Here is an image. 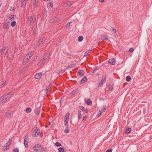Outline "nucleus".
<instances>
[{"instance_id": "a18cd8bd", "label": "nucleus", "mask_w": 152, "mask_h": 152, "mask_svg": "<svg viewBox=\"0 0 152 152\" xmlns=\"http://www.w3.org/2000/svg\"><path fill=\"white\" fill-rule=\"evenodd\" d=\"M79 108L80 110H81L82 111H83L84 110V107L82 106H80L79 107Z\"/></svg>"}, {"instance_id": "412c9836", "label": "nucleus", "mask_w": 152, "mask_h": 152, "mask_svg": "<svg viewBox=\"0 0 152 152\" xmlns=\"http://www.w3.org/2000/svg\"><path fill=\"white\" fill-rule=\"evenodd\" d=\"M28 60L29 59H28V58H26L25 57L24 58V59L23 60V64H25L28 61Z\"/></svg>"}, {"instance_id": "338daca9", "label": "nucleus", "mask_w": 152, "mask_h": 152, "mask_svg": "<svg viewBox=\"0 0 152 152\" xmlns=\"http://www.w3.org/2000/svg\"><path fill=\"white\" fill-rule=\"evenodd\" d=\"M25 0H22V1L25 2Z\"/></svg>"}, {"instance_id": "0e129e2a", "label": "nucleus", "mask_w": 152, "mask_h": 152, "mask_svg": "<svg viewBox=\"0 0 152 152\" xmlns=\"http://www.w3.org/2000/svg\"><path fill=\"white\" fill-rule=\"evenodd\" d=\"M149 138H150V139H151L152 138V136H151L149 137Z\"/></svg>"}, {"instance_id": "680f3d73", "label": "nucleus", "mask_w": 152, "mask_h": 152, "mask_svg": "<svg viewBox=\"0 0 152 152\" xmlns=\"http://www.w3.org/2000/svg\"><path fill=\"white\" fill-rule=\"evenodd\" d=\"M103 111H104V107L103 108Z\"/></svg>"}, {"instance_id": "6e6d98bb", "label": "nucleus", "mask_w": 152, "mask_h": 152, "mask_svg": "<svg viewBox=\"0 0 152 152\" xmlns=\"http://www.w3.org/2000/svg\"><path fill=\"white\" fill-rule=\"evenodd\" d=\"M83 111H84V112H86V113H88V110L86 109H84V110Z\"/></svg>"}, {"instance_id": "c85d7f7f", "label": "nucleus", "mask_w": 152, "mask_h": 152, "mask_svg": "<svg viewBox=\"0 0 152 152\" xmlns=\"http://www.w3.org/2000/svg\"><path fill=\"white\" fill-rule=\"evenodd\" d=\"M55 145L57 147H59L61 146V144L60 142H56Z\"/></svg>"}, {"instance_id": "052dcab7", "label": "nucleus", "mask_w": 152, "mask_h": 152, "mask_svg": "<svg viewBox=\"0 0 152 152\" xmlns=\"http://www.w3.org/2000/svg\"><path fill=\"white\" fill-rule=\"evenodd\" d=\"M101 38L102 39H104V36H103Z\"/></svg>"}, {"instance_id": "dca6fc26", "label": "nucleus", "mask_w": 152, "mask_h": 152, "mask_svg": "<svg viewBox=\"0 0 152 152\" xmlns=\"http://www.w3.org/2000/svg\"><path fill=\"white\" fill-rule=\"evenodd\" d=\"M4 96L5 99V100H9L10 99L11 97V95L10 94H8L6 96Z\"/></svg>"}, {"instance_id": "4c0bfd02", "label": "nucleus", "mask_w": 152, "mask_h": 152, "mask_svg": "<svg viewBox=\"0 0 152 152\" xmlns=\"http://www.w3.org/2000/svg\"><path fill=\"white\" fill-rule=\"evenodd\" d=\"M40 109L39 107L37 109L36 111V113L37 115H38L39 114L40 112Z\"/></svg>"}, {"instance_id": "ea45409f", "label": "nucleus", "mask_w": 152, "mask_h": 152, "mask_svg": "<svg viewBox=\"0 0 152 152\" xmlns=\"http://www.w3.org/2000/svg\"><path fill=\"white\" fill-rule=\"evenodd\" d=\"M37 0H34V5L35 6H37Z\"/></svg>"}, {"instance_id": "2eb2a0df", "label": "nucleus", "mask_w": 152, "mask_h": 152, "mask_svg": "<svg viewBox=\"0 0 152 152\" xmlns=\"http://www.w3.org/2000/svg\"><path fill=\"white\" fill-rule=\"evenodd\" d=\"M69 113H67L66 114V115L65 116V120L68 121L69 117Z\"/></svg>"}, {"instance_id": "9d476101", "label": "nucleus", "mask_w": 152, "mask_h": 152, "mask_svg": "<svg viewBox=\"0 0 152 152\" xmlns=\"http://www.w3.org/2000/svg\"><path fill=\"white\" fill-rule=\"evenodd\" d=\"M72 4V3L70 1H68L64 3V6L66 7H70Z\"/></svg>"}, {"instance_id": "b1692460", "label": "nucleus", "mask_w": 152, "mask_h": 152, "mask_svg": "<svg viewBox=\"0 0 152 152\" xmlns=\"http://www.w3.org/2000/svg\"><path fill=\"white\" fill-rule=\"evenodd\" d=\"M131 79V78L130 76L128 75L126 77V80L127 82H129L130 80Z\"/></svg>"}, {"instance_id": "f3484780", "label": "nucleus", "mask_w": 152, "mask_h": 152, "mask_svg": "<svg viewBox=\"0 0 152 152\" xmlns=\"http://www.w3.org/2000/svg\"><path fill=\"white\" fill-rule=\"evenodd\" d=\"M47 7L49 8L50 7H53V4L52 3V1H50L49 2V4H47Z\"/></svg>"}, {"instance_id": "6e6552de", "label": "nucleus", "mask_w": 152, "mask_h": 152, "mask_svg": "<svg viewBox=\"0 0 152 152\" xmlns=\"http://www.w3.org/2000/svg\"><path fill=\"white\" fill-rule=\"evenodd\" d=\"M115 62V60L114 58L110 59L108 61L109 64L111 65H114Z\"/></svg>"}, {"instance_id": "e2e57ef3", "label": "nucleus", "mask_w": 152, "mask_h": 152, "mask_svg": "<svg viewBox=\"0 0 152 152\" xmlns=\"http://www.w3.org/2000/svg\"><path fill=\"white\" fill-rule=\"evenodd\" d=\"M12 56H11L9 58H12Z\"/></svg>"}, {"instance_id": "3c124183", "label": "nucleus", "mask_w": 152, "mask_h": 152, "mask_svg": "<svg viewBox=\"0 0 152 152\" xmlns=\"http://www.w3.org/2000/svg\"><path fill=\"white\" fill-rule=\"evenodd\" d=\"M88 116H85L83 118V120L84 121H85L87 118Z\"/></svg>"}, {"instance_id": "a19ab883", "label": "nucleus", "mask_w": 152, "mask_h": 152, "mask_svg": "<svg viewBox=\"0 0 152 152\" xmlns=\"http://www.w3.org/2000/svg\"><path fill=\"white\" fill-rule=\"evenodd\" d=\"M81 114L80 113V111H79L78 113V119H80L81 118Z\"/></svg>"}, {"instance_id": "c03bdc74", "label": "nucleus", "mask_w": 152, "mask_h": 152, "mask_svg": "<svg viewBox=\"0 0 152 152\" xmlns=\"http://www.w3.org/2000/svg\"><path fill=\"white\" fill-rule=\"evenodd\" d=\"M134 51V49L132 48H131L129 49V51L130 53L133 52Z\"/></svg>"}, {"instance_id": "f257e3e1", "label": "nucleus", "mask_w": 152, "mask_h": 152, "mask_svg": "<svg viewBox=\"0 0 152 152\" xmlns=\"http://www.w3.org/2000/svg\"><path fill=\"white\" fill-rule=\"evenodd\" d=\"M33 149L34 150L36 151L41 150H43L44 151H46V148H43V147L41 146V145L38 144L34 145L33 148Z\"/></svg>"}, {"instance_id": "ddd939ff", "label": "nucleus", "mask_w": 152, "mask_h": 152, "mask_svg": "<svg viewBox=\"0 0 152 152\" xmlns=\"http://www.w3.org/2000/svg\"><path fill=\"white\" fill-rule=\"evenodd\" d=\"M107 88L110 91H112L113 89V87L112 85H107Z\"/></svg>"}, {"instance_id": "f03ea898", "label": "nucleus", "mask_w": 152, "mask_h": 152, "mask_svg": "<svg viewBox=\"0 0 152 152\" xmlns=\"http://www.w3.org/2000/svg\"><path fill=\"white\" fill-rule=\"evenodd\" d=\"M11 143V141H8L3 147V150L4 151H6L10 147Z\"/></svg>"}, {"instance_id": "9b49d317", "label": "nucleus", "mask_w": 152, "mask_h": 152, "mask_svg": "<svg viewBox=\"0 0 152 152\" xmlns=\"http://www.w3.org/2000/svg\"><path fill=\"white\" fill-rule=\"evenodd\" d=\"M42 75V74L41 72H39L36 74L35 76V78L36 79H38L40 78Z\"/></svg>"}, {"instance_id": "cd10ccee", "label": "nucleus", "mask_w": 152, "mask_h": 152, "mask_svg": "<svg viewBox=\"0 0 152 152\" xmlns=\"http://www.w3.org/2000/svg\"><path fill=\"white\" fill-rule=\"evenodd\" d=\"M16 17V16L15 15H11L10 17V18L11 20H14Z\"/></svg>"}, {"instance_id": "72a5a7b5", "label": "nucleus", "mask_w": 152, "mask_h": 152, "mask_svg": "<svg viewBox=\"0 0 152 152\" xmlns=\"http://www.w3.org/2000/svg\"><path fill=\"white\" fill-rule=\"evenodd\" d=\"M91 52V51L90 50H88L86 51L85 53L84 54V56H86L88 54L90 53Z\"/></svg>"}, {"instance_id": "c756f323", "label": "nucleus", "mask_w": 152, "mask_h": 152, "mask_svg": "<svg viewBox=\"0 0 152 152\" xmlns=\"http://www.w3.org/2000/svg\"><path fill=\"white\" fill-rule=\"evenodd\" d=\"M97 70V67H94L93 69L91 72L92 73H94L95 72V71Z\"/></svg>"}, {"instance_id": "39448f33", "label": "nucleus", "mask_w": 152, "mask_h": 152, "mask_svg": "<svg viewBox=\"0 0 152 152\" xmlns=\"http://www.w3.org/2000/svg\"><path fill=\"white\" fill-rule=\"evenodd\" d=\"M13 113V111H8L6 113V115L8 117H12Z\"/></svg>"}, {"instance_id": "e433bc0d", "label": "nucleus", "mask_w": 152, "mask_h": 152, "mask_svg": "<svg viewBox=\"0 0 152 152\" xmlns=\"http://www.w3.org/2000/svg\"><path fill=\"white\" fill-rule=\"evenodd\" d=\"M69 130V128L67 127H66V129L64 130V132L66 133H68Z\"/></svg>"}, {"instance_id": "603ef678", "label": "nucleus", "mask_w": 152, "mask_h": 152, "mask_svg": "<svg viewBox=\"0 0 152 152\" xmlns=\"http://www.w3.org/2000/svg\"><path fill=\"white\" fill-rule=\"evenodd\" d=\"M77 92V91L76 90H75L72 93V94H75Z\"/></svg>"}, {"instance_id": "69168bd1", "label": "nucleus", "mask_w": 152, "mask_h": 152, "mask_svg": "<svg viewBox=\"0 0 152 152\" xmlns=\"http://www.w3.org/2000/svg\"><path fill=\"white\" fill-rule=\"evenodd\" d=\"M49 124L50 125H51V123H50V122H49Z\"/></svg>"}, {"instance_id": "58836bf2", "label": "nucleus", "mask_w": 152, "mask_h": 152, "mask_svg": "<svg viewBox=\"0 0 152 152\" xmlns=\"http://www.w3.org/2000/svg\"><path fill=\"white\" fill-rule=\"evenodd\" d=\"M7 84V82L5 81H3V83H2L1 86H5Z\"/></svg>"}, {"instance_id": "774afa93", "label": "nucleus", "mask_w": 152, "mask_h": 152, "mask_svg": "<svg viewBox=\"0 0 152 152\" xmlns=\"http://www.w3.org/2000/svg\"><path fill=\"white\" fill-rule=\"evenodd\" d=\"M37 58H36L35 59V60L37 61Z\"/></svg>"}, {"instance_id": "f8f14e48", "label": "nucleus", "mask_w": 152, "mask_h": 152, "mask_svg": "<svg viewBox=\"0 0 152 152\" xmlns=\"http://www.w3.org/2000/svg\"><path fill=\"white\" fill-rule=\"evenodd\" d=\"M131 130L132 129L131 128L127 127L125 131V133L127 134H129L130 133Z\"/></svg>"}, {"instance_id": "473e14b6", "label": "nucleus", "mask_w": 152, "mask_h": 152, "mask_svg": "<svg viewBox=\"0 0 152 152\" xmlns=\"http://www.w3.org/2000/svg\"><path fill=\"white\" fill-rule=\"evenodd\" d=\"M83 39V37L82 36H80L78 37V41L79 42L81 41Z\"/></svg>"}, {"instance_id": "49530a36", "label": "nucleus", "mask_w": 152, "mask_h": 152, "mask_svg": "<svg viewBox=\"0 0 152 152\" xmlns=\"http://www.w3.org/2000/svg\"><path fill=\"white\" fill-rule=\"evenodd\" d=\"M71 23V22H68L67 23V25L66 26V27H69Z\"/></svg>"}, {"instance_id": "37998d69", "label": "nucleus", "mask_w": 152, "mask_h": 152, "mask_svg": "<svg viewBox=\"0 0 152 152\" xmlns=\"http://www.w3.org/2000/svg\"><path fill=\"white\" fill-rule=\"evenodd\" d=\"M111 28V29H110V30H111L112 31H113L115 33L116 32V30L115 29L113 28Z\"/></svg>"}, {"instance_id": "6ab92c4d", "label": "nucleus", "mask_w": 152, "mask_h": 152, "mask_svg": "<svg viewBox=\"0 0 152 152\" xmlns=\"http://www.w3.org/2000/svg\"><path fill=\"white\" fill-rule=\"evenodd\" d=\"M87 81V78L86 77H83L81 81L82 83H83Z\"/></svg>"}, {"instance_id": "864d4df0", "label": "nucleus", "mask_w": 152, "mask_h": 152, "mask_svg": "<svg viewBox=\"0 0 152 152\" xmlns=\"http://www.w3.org/2000/svg\"><path fill=\"white\" fill-rule=\"evenodd\" d=\"M108 38L107 37H105V40H106L107 42H108Z\"/></svg>"}, {"instance_id": "bf43d9fd", "label": "nucleus", "mask_w": 152, "mask_h": 152, "mask_svg": "<svg viewBox=\"0 0 152 152\" xmlns=\"http://www.w3.org/2000/svg\"><path fill=\"white\" fill-rule=\"evenodd\" d=\"M143 112L145 113V112L146 110L145 109H144L143 110Z\"/></svg>"}, {"instance_id": "0eeeda50", "label": "nucleus", "mask_w": 152, "mask_h": 152, "mask_svg": "<svg viewBox=\"0 0 152 152\" xmlns=\"http://www.w3.org/2000/svg\"><path fill=\"white\" fill-rule=\"evenodd\" d=\"M8 49L6 46H4L1 50L2 54H6L7 52Z\"/></svg>"}, {"instance_id": "c9c22d12", "label": "nucleus", "mask_w": 152, "mask_h": 152, "mask_svg": "<svg viewBox=\"0 0 152 152\" xmlns=\"http://www.w3.org/2000/svg\"><path fill=\"white\" fill-rule=\"evenodd\" d=\"M64 125L66 126H67L68 125V121L64 120Z\"/></svg>"}, {"instance_id": "20e7f679", "label": "nucleus", "mask_w": 152, "mask_h": 152, "mask_svg": "<svg viewBox=\"0 0 152 152\" xmlns=\"http://www.w3.org/2000/svg\"><path fill=\"white\" fill-rule=\"evenodd\" d=\"M28 23H33L34 22L35 19L34 18H33L32 16H29L28 19Z\"/></svg>"}, {"instance_id": "aec40b11", "label": "nucleus", "mask_w": 152, "mask_h": 152, "mask_svg": "<svg viewBox=\"0 0 152 152\" xmlns=\"http://www.w3.org/2000/svg\"><path fill=\"white\" fill-rule=\"evenodd\" d=\"M6 100L5 99L4 96H2L1 98H0V104L3 103L4 101Z\"/></svg>"}, {"instance_id": "4d7b16f0", "label": "nucleus", "mask_w": 152, "mask_h": 152, "mask_svg": "<svg viewBox=\"0 0 152 152\" xmlns=\"http://www.w3.org/2000/svg\"><path fill=\"white\" fill-rule=\"evenodd\" d=\"M99 0L101 2H103L104 1V0Z\"/></svg>"}, {"instance_id": "a878e982", "label": "nucleus", "mask_w": 152, "mask_h": 152, "mask_svg": "<svg viewBox=\"0 0 152 152\" xmlns=\"http://www.w3.org/2000/svg\"><path fill=\"white\" fill-rule=\"evenodd\" d=\"M104 82V80H101V82H99V83L98 85V86L99 87H101L103 85Z\"/></svg>"}, {"instance_id": "f704fd0d", "label": "nucleus", "mask_w": 152, "mask_h": 152, "mask_svg": "<svg viewBox=\"0 0 152 152\" xmlns=\"http://www.w3.org/2000/svg\"><path fill=\"white\" fill-rule=\"evenodd\" d=\"M51 84H50L47 87L45 91H46V92L47 93L48 92V90L51 87Z\"/></svg>"}, {"instance_id": "2f4dec72", "label": "nucleus", "mask_w": 152, "mask_h": 152, "mask_svg": "<svg viewBox=\"0 0 152 152\" xmlns=\"http://www.w3.org/2000/svg\"><path fill=\"white\" fill-rule=\"evenodd\" d=\"M102 110H99L98 112V114L97 115V117L99 116L102 114Z\"/></svg>"}, {"instance_id": "5701e85b", "label": "nucleus", "mask_w": 152, "mask_h": 152, "mask_svg": "<svg viewBox=\"0 0 152 152\" xmlns=\"http://www.w3.org/2000/svg\"><path fill=\"white\" fill-rule=\"evenodd\" d=\"M59 152H65L64 149L62 147H60L58 148Z\"/></svg>"}, {"instance_id": "393cba45", "label": "nucleus", "mask_w": 152, "mask_h": 152, "mask_svg": "<svg viewBox=\"0 0 152 152\" xmlns=\"http://www.w3.org/2000/svg\"><path fill=\"white\" fill-rule=\"evenodd\" d=\"M92 102L90 99H88L87 100V104L88 105H90L91 104H92Z\"/></svg>"}, {"instance_id": "79ce46f5", "label": "nucleus", "mask_w": 152, "mask_h": 152, "mask_svg": "<svg viewBox=\"0 0 152 152\" xmlns=\"http://www.w3.org/2000/svg\"><path fill=\"white\" fill-rule=\"evenodd\" d=\"M46 60V59L45 58H44L43 59V60H41L40 61V63H39V65H40L41 64H42L44 62V61L45 60Z\"/></svg>"}, {"instance_id": "423d86ee", "label": "nucleus", "mask_w": 152, "mask_h": 152, "mask_svg": "<svg viewBox=\"0 0 152 152\" xmlns=\"http://www.w3.org/2000/svg\"><path fill=\"white\" fill-rule=\"evenodd\" d=\"M46 39L45 38H43L42 39H39L37 45H39L42 44L43 42H44Z\"/></svg>"}, {"instance_id": "1a4fd4ad", "label": "nucleus", "mask_w": 152, "mask_h": 152, "mask_svg": "<svg viewBox=\"0 0 152 152\" xmlns=\"http://www.w3.org/2000/svg\"><path fill=\"white\" fill-rule=\"evenodd\" d=\"M33 53L32 52H30L28 53L26 56L25 57L28 59H29L33 54Z\"/></svg>"}, {"instance_id": "4be33fe9", "label": "nucleus", "mask_w": 152, "mask_h": 152, "mask_svg": "<svg viewBox=\"0 0 152 152\" xmlns=\"http://www.w3.org/2000/svg\"><path fill=\"white\" fill-rule=\"evenodd\" d=\"M47 16V12L45 11L44 12L43 15V18L44 19H45Z\"/></svg>"}, {"instance_id": "8fccbe9b", "label": "nucleus", "mask_w": 152, "mask_h": 152, "mask_svg": "<svg viewBox=\"0 0 152 152\" xmlns=\"http://www.w3.org/2000/svg\"><path fill=\"white\" fill-rule=\"evenodd\" d=\"M113 151L112 149H110L108 150H107L106 152H112V151Z\"/></svg>"}, {"instance_id": "bb28decb", "label": "nucleus", "mask_w": 152, "mask_h": 152, "mask_svg": "<svg viewBox=\"0 0 152 152\" xmlns=\"http://www.w3.org/2000/svg\"><path fill=\"white\" fill-rule=\"evenodd\" d=\"M26 112L27 113H29L31 111V109L30 107L27 108L26 110Z\"/></svg>"}, {"instance_id": "4468645a", "label": "nucleus", "mask_w": 152, "mask_h": 152, "mask_svg": "<svg viewBox=\"0 0 152 152\" xmlns=\"http://www.w3.org/2000/svg\"><path fill=\"white\" fill-rule=\"evenodd\" d=\"M35 132V133L34 134L33 136L34 137H36L37 136L39 133V131L38 129H35L34 130Z\"/></svg>"}, {"instance_id": "7ed1b4c3", "label": "nucleus", "mask_w": 152, "mask_h": 152, "mask_svg": "<svg viewBox=\"0 0 152 152\" xmlns=\"http://www.w3.org/2000/svg\"><path fill=\"white\" fill-rule=\"evenodd\" d=\"M28 135H26L25 136L24 141V143L26 147H27L28 145Z\"/></svg>"}, {"instance_id": "de8ad7c7", "label": "nucleus", "mask_w": 152, "mask_h": 152, "mask_svg": "<svg viewBox=\"0 0 152 152\" xmlns=\"http://www.w3.org/2000/svg\"><path fill=\"white\" fill-rule=\"evenodd\" d=\"M18 148H15L13 150V152H18Z\"/></svg>"}, {"instance_id": "09e8293b", "label": "nucleus", "mask_w": 152, "mask_h": 152, "mask_svg": "<svg viewBox=\"0 0 152 152\" xmlns=\"http://www.w3.org/2000/svg\"><path fill=\"white\" fill-rule=\"evenodd\" d=\"M25 2H23V1H22V2H21V6H25Z\"/></svg>"}, {"instance_id": "5fc2aeb1", "label": "nucleus", "mask_w": 152, "mask_h": 152, "mask_svg": "<svg viewBox=\"0 0 152 152\" xmlns=\"http://www.w3.org/2000/svg\"><path fill=\"white\" fill-rule=\"evenodd\" d=\"M8 24H4V26H5V27L7 28L8 26Z\"/></svg>"}, {"instance_id": "13d9d810", "label": "nucleus", "mask_w": 152, "mask_h": 152, "mask_svg": "<svg viewBox=\"0 0 152 152\" xmlns=\"http://www.w3.org/2000/svg\"><path fill=\"white\" fill-rule=\"evenodd\" d=\"M100 73H96V76H98L99 75H100Z\"/></svg>"}, {"instance_id": "a211bd4d", "label": "nucleus", "mask_w": 152, "mask_h": 152, "mask_svg": "<svg viewBox=\"0 0 152 152\" xmlns=\"http://www.w3.org/2000/svg\"><path fill=\"white\" fill-rule=\"evenodd\" d=\"M78 73L79 74L82 76H83L84 74V72L82 70H79L78 72Z\"/></svg>"}, {"instance_id": "7c9ffc66", "label": "nucleus", "mask_w": 152, "mask_h": 152, "mask_svg": "<svg viewBox=\"0 0 152 152\" xmlns=\"http://www.w3.org/2000/svg\"><path fill=\"white\" fill-rule=\"evenodd\" d=\"M16 25V22L15 21H13L11 23V25L12 27H14Z\"/></svg>"}]
</instances>
